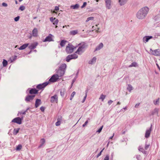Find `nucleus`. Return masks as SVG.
Returning <instances> with one entry per match:
<instances>
[{"instance_id":"f257e3e1","label":"nucleus","mask_w":160,"mask_h":160,"mask_svg":"<svg viewBox=\"0 0 160 160\" xmlns=\"http://www.w3.org/2000/svg\"><path fill=\"white\" fill-rule=\"evenodd\" d=\"M149 11V8L147 7H143L140 9L137 14V17L139 19H143L146 16Z\"/></svg>"},{"instance_id":"f03ea898","label":"nucleus","mask_w":160,"mask_h":160,"mask_svg":"<svg viewBox=\"0 0 160 160\" xmlns=\"http://www.w3.org/2000/svg\"><path fill=\"white\" fill-rule=\"evenodd\" d=\"M76 47H74L71 44H68L66 48V51L68 53H72L74 49H75Z\"/></svg>"},{"instance_id":"7ed1b4c3","label":"nucleus","mask_w":160,"mask_h":160,"mask_svg":"<svg viewBox=\"0 0 160 160\" xmlns=\"http://www.w3.org/2000/svg\"><path fill=\"white\" fill-rule=\"evenodd\" d=\"M150 53L154 56H160V50L159 49H156L154 50L150 49Z\"/></svg>"},{"instance_id":"20e7f679","label":"nucleus","mask_w":160,"mask_h":160,"mask_svg":"<svg viewBox=\"0 0 160 160\" xmlns=\"http://www.w3.org/2000/svg\"><path fill=\"white\" fill-rule=\"evenodd\" d=\"M59 78V76L58 74L53 75L49 79V81L50 82H56Z\"/></svg>"},{"instance_id":"39448f33","label":"nucleus","mask_w":160,"mask_h":160,"mask_svg":"<svg viewBox=\"0 0 160 160\" xmlns=\"http://www.w3.org/2000/svg\"><path fill=\"white\" fill-rule=\"evenodd\" d=\"M85 48V46L84 44L80 46L78 48L76 52V53L78 54H81L84 51V49Z\"/></svg>"},{"instance_id":"423d86ee","label":"nucleus","mask_w":160,"mask_h":160,"mask_svg":"<svg viewBox=\"0 0 160 160\" xmlns=\"http://www.w3.org/2000/svg\"><path fill=\"white\" fill-rule=\"evenodd\" d=\"M48 83L49 82H45L42 84H38L36 88L39 89H41L44 88L48 84Z\"/></svg>"},{"instance_id":"0eeeda50","label":"nucleus","mask_w":160,"mask_h":160,"mask_svg":"<svg viewBox=\"0 0 160 160\" xmlns=\"http://www.w3.org/2000/svg\"><path fill=\"white\" fill-rule=\"evenodd\" d=\"M12 122L19 124H21L22 123V119L20 117H18L13 119Z\"/></svg>"},{"instance_id":"6e6552de","label":"nucleus","mask_w":160,"mask_h":160,"mask_svg":"<svg viewBox=\"0 0 160 160\" xmlns=\"http://www.w3.org/2000/svg\"><path fill=\"white\" fill-rule=\"evenodd\" d=\"M53 36L51 34H49L48 36L43 41L44 42H50L53 41L52 39V37Z\"/></svg>"},{"instance_id":"1a4fd4ad","label":"nucleus","mask_w":160,"mask_h":160,"mask_svg":"<svg viewBox=\"0 0 160 160\" xmlns=\"http://www.w3.org/2000/svg\"><path fill=\"white\" fill-rule=\"evenodd\" d=\"M35 96V95H28L26 97L25 100L26 102H30L33 99Z\"/></svg>"},{"instance_id":"9d476101","label":"nucleus","mask_w":160,"mask_h":160,"mask_svg":"<svg viewBox=\"0 0 160 160\" xmlns=\"http://www.w3.org/2000/svg\"><path fill=\"white\" fill-rule=\"evenodd\" d=\"M50 21L53 23V24L57 25L58 24L59 21L58 19H56L55 18L51 17L50 18Z\"/></svg>"},{"instance_id":"9b49d317","label":"nucleus","mask_w":160,"mask_h":160,"mask_svg":"<svg viewBox=\"0 0 160 160\" xmlns=\"http://www.w3.org/2000/svg\"><path fill=\"white\" fill-rule=\"evenodd\" d=\"M151 131L152 126H151L150 128H149L146 131L145 136L146 138H148L149 137Z\"/></svg>"},{"instance_id":"f8f14e48","label":"nucleus","mask_w":160,"mask_h":160,"mask_svg":"<svg viewBox=\"0 0 160 160\" xmlns=\"http://www.w3.org/2000/svg\"><path fill=\"white\" fill-rule=\"evenodd\" d=\"M58 101V96L56 95L52 96L51 98V102L52 103L57 102Z\"/></svg>"},{"instance_id":"ddd939ff","label":"nucleus","mask_w":160,"mask_h":160,"mask_svg":"<svg viewBox=\"0 0 160 160\" xmlns=\"http://www.w3.org/2000/svg\"><path fill=\"white\" fill-rule=\"evenodd\" d=\"M38 43L37 42H35L34 43L31 44L29 46V48L30 49H33L35 48L37 46Z\"/></svg>"},{"instance_id":"4468645a","label":"nucleus","mask_w":160,"mask_h":160,"mask_svg":"<svg viewBox=\"0 0 160 160\" xmlns=\"http://www.w3.org/2000/svg\"><path fill=\"white\" fill-rule=\"evenodd\" d=\"M152 38V36H146L143 38V41L145 42H148V40Z\"/></svg>"},{"instance_id":"2eb2a0df","label":"nucleus","mask_w":160,"mask_h":160,"mask_svg":"<svg viewBox=\"0 0 160 160\" xmlns=\"http://www.w3.org/2000/svg\"><path fill=\"white\" fill-rule=\"evenodd\" d=\"M105 1L106 4V7L108 9H110L111 8V0H105Z\"/></svg>"},{"instance_id":"dca6fc26","label":"nucleus","mask_w":160,"mask_h":160,"mask_svg":"<svg viewBox=\"0 0 160 160\" xmlns=\"http://www.w3.org/2000/svg\"><path fill=\"white\" fill-rule=\"evenodd\" d=\"M38 90L35 88H32L30 90L29 93L31 94H36L38 93Z\"/></svg>"},{"instance_id":"f3484780","label":"nucleus","mask_w":160,"mask_h":160,"mask_svg":"<svg viewBox=\"0 0 160 160\" xmlns=\"http://www.w3.org/2000/svg\"><path fill=\"white\" fill-rule=\"evenodd\" d=\"M38 31L36 28H34L32 31V35L33 36L36 37L38 36Z\"/></svg>"},{"instance_id":"a211bd4d","label":"nucleus","mask_w":160,"mask_h":160,"mask_svg":"<svg viewBox=\"0 0 160 160\" xmlns=\"http://www.w3.org/2000/svg\"><path fill=\"white\" fill-rule=\"evenodd\" d=\"M62 117L61 116L59 117L57 119V122L55 123V125L56 126H58L61 124V121L62 120Z\"/></svg>"},{"instance_id":"6ab92c4d","label":"nucleus","mask_w":160,"mask_h":160,"mask_svg":"<svg viewBox=\"0 0 160 160\" xmlns=\"http://www.w3.org/2000/svg\"><path fill=\"white\" fill-rule=\"evenodd\" d=\"M28 43H25L22 46H21L18 48V49L20 50H23L25 49L28 46Z\"/></svg>"},{"instance_id":"aec40b11","label":"nucleus","mask_w":160,"mask_h":160,"mask_svg":"<svg viewBox=\"0 0 160 160\" xmlns=\"http://www.w3.org/2000/svg\"><path fill=\"white\" fill-rule=\"evenodd\" d=\"M58 75L59 77H61L63 76L64 73V71L63 70H58Z\"/></svg>"},{"instance_id":"412c9836","label":"nucleus","mask_w":160,"mask_h":160,"mask_svg":"<svg viewBox=\"0 0 160 160\" xmlns=\"http://www.w3.org/2000/svg\"><path fill=\"white\" fill-rule=\"evenodd\" d=\"M66 65L65 64H62L59 67V70H63L64 71L65 69L66 68Z\"/></svg>"},{"instance_id":"4be33fe9","label":"nucleus","mask_w":160,"mask_h":160,"mask_svg":"<svg viewBox=\"0 0 160 160\" xmlns=\"http://www.w3.org/2000/svg\"><path fill=\"white\" fill-rule=\"evenodd\" d=\"M41 104V100L40 99H36V102L35 106L36 108H37L38 107L39 105Z\"/></svg>"},{"instance_id":"5701e85b","label":"nucleus","mask_w":160,"mask_h":160,"mask_svg":"<svg viewBox=\"0 0 160 160\" xmlns=\"http://www.w3.org/2000/svg\"><path fill=\"white\" fill-rule=\"evenodd\" d=\"M78 33L77 30H73L71 31L70 32V34L72 35H75Z\"/></svg>"},{"instance_id":"b1692460","label":"nucleus","mask_w":160,"mask_h":160,"mask_svg":"<svg viewBox=\"0 0 160 160\" xmlns=\"http://www.w3.org/2000/svg\"><path fill=\"white\" fill-rule=\"evenodd\" d=\"M103 47V44L102 43H101L96 48L95 51L98 50L102 48Z\"/></svg>"},{"instance_id":"393cba45","label":"nucleus","mask_w":160,"mask_h":160,"mask_svg":"<svg viewBox=\"0 0 160 160\" xmlns=\"http://www.w3.org/2000/svg\"><path fill=\"white\" fill-rule=\"evenodd\" d=\"M69 55L71 58H72V59H76L78 57V56L76 54Z\"/></svg>"},{"instance_id":"a878e982","label":"nucleus","mask_w":160,"mask_h":160,"mask_svg":"<svg viewBox=\"0 0 160 160\" xmlns=\"http://www.w3.org/2000/svg\"><path fill=\"white\" fill-rule=\"evenodd\" d=\"M67 42L66 41L64 40H62L60 43V45L62 47H63L65 46L66 42Z\"/></svg>"},{"instance_id":"bb28decb","label":"nucleus","mask_w":160,"mask_h":160,"mask_svg":"<svg viewBox=\"0 0 160 160\" xmlns=\"http://www.w3.org/2000/svg\"><path fill=\"white\" fill-rule=\"evenodd\" d=\"M126 1L127 0H119V2L121 5H124L126 2Z\"/></svg>"},{"instance_id":"cd10ccee","label":"nucleus","mask_w":160,"mask_h":160,"mask_svg":"<svg viewBox=\"0 0 160 160\" xmlns=\"http://www.w3.org/2000/svg\"><path fill=\"white\" fill-rule=\"evenodd\" d=\"M138 149L139 151L142 152L143 153H145V151L143 148L141 146L138 147Z\"/></svg>"},{"instance_id":"c85d7f7f","label":"nucleus","mask_w":160,"mask_h":160,"mask_svg":"<svg viewBox=\"0 0 160 160\" xmlns=\"http://www.w3.org/2000/svg\"><path fill=\"white\" fill-rule=\"evenodd\" d=\"M105 97L106 96L105 95H104L103 94H102L101 95L100 97L99 98V99H101L102 101H103L104 100V99L105 98Z\"/></svg>"},{"instance_id":"c756f323","label":"nucleus","mask_w":160,"mask_h":160,"mask_svg":"<svg viewBox=\"0 0 160 160\" xmlns=\"http://www.w3.org/2000/svg\"><path fill=\"white\" fill-rule=\"evenodd\" d=\"M2 64L3 67H6L8 64V62L5 59H4L2 62Z\"/></svg>"},{"instance_id":"7c9ffc66","label":"nucleus","mask_w":160,"mask_h":160,"mask_svg":"<svg viewBox=\"0 0 160 160\" xmlns=\"http://www.w3.org/2000/svg\"><path fill=\"white\" fill-rule=\"evenodd\" d=\"M137 66V63L135 62H133L132 64L129 66V67H136Z\"/></svg>"},{"instance_id":"2f4dec72","label":"nucleus","mask_w":160,"mask_h":160,"mask_svg":"<svg viewBox=\"0 0 160 160\" xmlns=\"http://www.w3.org/2000/svg\"><path fill=\"white\" fill-rule=\"evenodd\" d=\"M22 145L21 144H19L16 147V149L17 150H20L22 149Z\"/></svg>"},{"instance_id":"473e14b6","label":"nucleus","mask_w":160,"mask_h":160,"mask_svg":"<svg viewBox=\"0 0 160 160\" xmlns=\"http://www.w3.org/2000/svg\"><path fill=\"white\" fill-rule=\"evenodd\" d=\"M79 7V5L78 4H76L75 5L71 6V7H72L73 9H77Z\"/></svg>"},{"instance_id":"72a5a7b5","label":"nucleus","mask_w":160,"mask_h":160,"mask_svg":"<svg viewBox=\"0 0 160 160\" xmlns=\"http://www.w3.org/2000/svg\"><path fill=\"white\" fill-rule=\"evenodd\" d=\"M66 61L67 62H69L72 59V58H71V57L68 55V56L66 58Z\"/></svg>"},{"instance_id":"f704fd0d","label":"nucleus","mask_w":160,"mask_h":160,"mask_svg":"<svg viewBox=\"0 0 160 160\" xmlns=\"http://www.w3.org/2000/svg\"><path fill=\"white\" fill-rule=\"evenodd\" d=\"M19 128H18L17 129H14V130L13 134L16 135L19 132Z\"/></svg>"},{"instance_id":"c9c22d12","label":"nucleus","mask_w":160,"mask_h":160,"mask_svg":"<svg viewBox=\"0 0 160 160\" xmlns=\"http://www.w3.org/2000/svg\"><path fill=\"white\" fill-rule=\"evenodd\" d=\"M94 19V17H90L87 18L86 21V22H87L90 20H92Z\"/></svg>"},{"instance_id":"e433bc0d","label":"nucleus","mask_w":160,"mask_h":160,"mask_svg":"<svg viewBox=\"0 0 160 160\" xmlns=\"http://www.w3.org/2000/svg\"><path fill=\"white\" fill-rule=\"evenodd\" d=\"M96 57H94L92 59V61H91V62H90L89 63L90 64H92L93 63H94L96 62Z\"/></svg>"},{"instance_id":"4c0bfd02","label":"nucleus","mask_w":160,"mask_h":160,"mask_svg":"<svg viewBox=\"0 0 160 160\" xmlns=\"http://www.w3.org/2000/svg\"><path fill=\"white\" fill-rule=\"evenodd\" d=\"M45 140L44 138L41 139L40 140V143H41V146H42L45 142Z\"/></svg>"},{"instance_id":"58836bf2","label":"nucleus","mask_w":160,"mask_h":160,"mask_svg":"<svg viewBox=\"0 0 160 160\" xmlns=\"http://www.w3.org/2000/svg\"><path fill=\"white\" fill-rule=\"evenodd\" d=\"M75 94H76V92L74 91L72 93V94L71 95V97H70V100H72V98H73L74 95H75Z\"/></svg>"},{"instance_id":"ea45409f","label":"nucleus","mask_w":160,"mask_h":160,"mask_svg":"<svg viewBox=\"0 0 160 160\" xmlns=\"http://www.w3.org/2000/svg\"><path fill=\"white\" fill-rule=\"evenodd\" d=\"M128 89L129 91L130 92L132 89V87L131 85H128Z\"/></svg>"},{"instance_id":"a19ab883","label":"nucleus","mask_w":160,"mask_h":160,"mask_svg":"<svg viewBox=\"0 0 160 160\" xmlns=\"http://www.w3.org/2000/svg\"><path fill=\"white\" fill-rule=\"evenodd\" d=\"M159 99L158 98L157 99L156 101H154V104L157 105L159 103Z\"/></svg>"},{"instance_id":"79ce46f5","label":"nucleus","mask_w":160,"mask_h":160,"mask_svg":"<svg viewBox=\"0 0 160 160\" xmlns=\"http://www.w3.org/2000/svg\"><path fill=\"white\" fill-rule=\"evenodd\" d=\"M25 9V7L24 6H22L19 8V9L21 11H22L24 10Z\"/></svg>"},{"instance_id":"37998d69","label":"nucleus","mask_w":160,"mask_h":160,"mask_svg":"<svg viewBox=\"0 0 160 160\" xmlns=\"http://www.w3.org/2000/svg\"><path fill=\"white\" fill-rule=\"evenodd\" d=\"M150 146V145L149 144H146L145 146V149L146 150H147L149 148Z\"/></svg>"},{"instance_id":"c03bdc74","label":"nucleus","mask_w":160,"mask_h":160,"mask_svg":"<svg viewBox=\"0 0 160 160\" xmlns=\"http://www.w3.org/2000/svg\"><path fill=\"white\" fill-rule=\"evenodd\" d=\"M87 96V93H86L85 95V96H84V98H83V100H82V103H83V102H85V100H86V98Z\"/></svg>"},{"instance_id":"a18cd8bd","label":"nucleus","mask_w":160,"mask_h":160,"mask_svg":"<svg viewBox=\"0 0 160 160\" xmlns=\"http://www.w3.org/2000/svg\"><path fill=\"white\" fill-rule=\"evenodd\" d=\"M103 126H102L97 131V132H98V133H100L102 129L103 128Z\"/></svg>"},{"instance_id":"49530a36","label":"nucleus","mask_w":160,"mask_h":160,"mask_svg":"<svg viewBox=\"0 0 160 160\" xmlns=\"http://www.w3.org/2000/svg\"><path fill=\"white\" fill-rule=\"evenodd\" d=\"M20 18V17L19 16H18L14 18V20L15 21L17 22L18 21Z\"/></svg>"},{"instance_id":"de8ad7c7","label":"nucleus","mask_w":160,"mask_h":160,"mask_svg":"<svg viewBox=\"0 0 160 160\" xmlns=\"http://www.w3.org/2000/svg\"><path fill=\"white\" fill-rule=\"evenodd\" d=\"M104 148H103L102 150L100 152H99V153H98V155H97V158H98L99 156H100L101 154H102V152L103 150H104Z\"/></svg>"},{"instance_id":"09e8293b","label":"nucleus","mask_w":160,"mask_h":160,"mask_svg":"<svg viewBox=\"0 0 160 160\" xmlns=\"http://www.w3.org/2000/svg\"><path fill=\"white\" fill-rule=\"evenodd\" d=\"M109 157L108 155H107L104 158V160H109Z\"/></svg>"},{"instance_id":"8fccbe9b","label":"nucleus","mask_w":160,"mask_h":160,"mask_svg":"<svg viewBox=\"0 0 160 160\" xmlns=\"http://www.w3.org/2000/svg\"><path fill=\"white\" fill-rule=\"evenodd\" d=\"M87 5V2H84L83 3V5L81 6V8H83L85 7L86 5Z\"/></svg>"},{"instance_id":"3c124183","label":"nucleus","mask_w":160,"mask_h":160,"mask_svg":"<svg viewBox=\"0 0 160 160\" xmlns=\"http://www.w3.org/2000/svg\"><path fill=\"white\" fill-rule=\"evenodd\" d=\"M88 123V120L86 121L85 122V123H84V124H83V125H82V126H83V127H84L85 126H86V125H87V124Z\"/></svg>"},{"instance_id":"603ef678","label":"nucleus","mask_w":160,"mask_h":160,"mask_svg":"<svg viewBox=\"0 0 160 160\" xmlns=\"http://www.w3.org/2000/svg\"><path fill=\"white\" fill-rule=\"evenodd\" d=\"M2 5L4 7H6L8 6L7 4L5 2H3L2 3Z\"/></svg>"},{"instance_id":"864d4df0","label":"nucleus","mask_w":160,"mask_h":160,"mask_svg":"<svg viewBox=\"0 0 160 160\" xmlns=\"http://www.w3.org/2000/svg\"><path fill=\"white\" fill-rule=\"evenodd\" d=\"M27 110L26 111H25L24 112H21L20 113V114H25Z\"/></svg>"},{"instance_id":"5fc2aeb1","label":"nucleus","mask_w":160,"mask_h":160,"mask_svg":"<svg viewBox=\"0 0 160 160\" xmlns=\"http://www.w3.org/2000/svg\"><path fill=\"white\" fill-rule=\"evenodd\" d=\"M44 109H45L43 107H41L40 108V109L42 112H43L44 111Z\"/></svg>"},{"instance_id":"6e6d98bb","label":"nucleus","mask_w":160,"mask_h":160,"mask_svg":"<svg viewBox=\"0 0 160 160\" xmlns=\"http://www.w3.org/2000/svg\"><path fill=\"white\" fill-rule=\"evenodd\" d=\"M59 9V8L58 7V6H56L55 7V9L54 10L55 11H58V10Z\"/></svg>"},{"instance_id":"4d7b16f0","label":"nucleus","mask_w":160,"mask_h":160,"mask_svg":"<svg viewBox=\"0 0 160 160\" xmlns=\"http://www.w3.org/2000/svg\"><path fill=\"white\" fill-rule=\"evenodd\" d=\"M113 101L111 100H110L108 101V103L109 105H110L112 102Z\"/></svg>"},{"instance_id":"13d9d810","label":"nucleus","mask_w":160,"mask_h":160,"mask_svg":"<svg viewBox=\"0 0 160 160\" xmlns=\"http://www.w3.org/2000/svg\"><path fill=\"white\" fill-rule=\"evenodd\" d=\"M139 104H140V103H137V104L135 105V108H138V106H139Z\"/></svg>"},{"instance_id":"bf43d9fd","label":"nucleus","mask_w":160,"mask_h":160,"mask_svg":"<svg viewBox=\"0 0 160 160\" xmlns=\"http://www.w3.org/2000/svg\"><path fill=\"white\" fill-rule=\"evenodd\" d=\"M114 133H113V136H112V137H110L109 139H112V138L113 137L114 135Z\"/></svg>"},{"instance_id":"052dcab7","label":"nucleus","mask_w":160,"mask_h":160,"mask_svg":"<svg viewBox=\"0 0 160 160\" xmlns=\"http://www.w3.org/2000/svg\"><path fill=\"white\" fill-rule=\"evenodd\" d=\"M60 93H61V95H64V93L63 92V93H62V91H61L60 92Z\"/></svg>"},{"instance_id":"680f3d73","label":"nucleus","mask_w":160,"mask_h":160,"mask_svg":"<svg viewBox=\"0 0 160 160\" xmlns=\"http://www.w3.org/2000/svg\"><path fill=\"white\" fill-rule=\"evenodd\" d=\"M51 12H52V13H56V12L55 11V10H54V11H51Z\"/></svg>"},{"instance_id":"e2e57ef3","label":"nucleus","mask_w":160,"mask_h":160,"mask_svg":"<svg viewBox=\"0 0 160 160\" xmlns=\"http://www.w3.org/2000/svg\"><path fill=\"white\" fill-rule=\"evenodd\" d=\"M120 104V103L119 102H118L117 103V104L119 105V104Z\"/></svg>"},{"instance_id":"0e129e2a","label":"nucleus","mask_w":160,"mask_h":160,"mask_svg":"<svg viewBox=\"0 0 160 160\" xmlns=\"http://www.w3.org/2000/svg\"><path fill=\"white\" fill-rule=\"evenodd\" d=\"M15 3L16 4H18V2H17V0H15Z\"/></svg>"},{"instance_id":"69168bd1","label":"nucleus","mask_w":160,"mask_h":160,"mask_svg":"<svg viewBox=\"0 0 160 160\" xmlns=\"http://www.w3.org/2000/svg\"><path fill=\"white\" fill-rule=\"evenodd\" d=\"M74 81H72V84H73V83H74Z\"/></svg>"},{"instance_id":"338daca9","label":"nucleus","mask_w":160,"mask_h":160,"mask_svg":"<svg viewBox=\"0 0 160 160\" xmlns=\"http://www.w3.org/2000/svg\"><path fill=\"white\" fill-rule=\"evenodd\" d=\"M66 26H63V28H64L65 27H66Z\"/></svg>"},{"instance_id":"774afa93","label":"nucleus","mask_w":160,"mask_h":160,"mask_svg":"<svg viewBox=\"0 0 160 160\" xmlns=\"http://www.w3.org/2000/svg\"><path fill=\"white\" fill-rule=\"evenodd\" d=\"M58 27V26L57 25H56L55 28H57Z\"/></svg>"}]
</instances>
